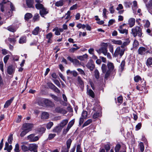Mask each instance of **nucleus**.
<instances>
[{
	"label": "nucleus",
	"mask_w": 152,
	"mask_h": 152,
	"mask_svg": "<svg viewBox=\"0 0 152 152\" xmlns=\"http://www.w3.org/2000/svg\"><path fill=\"white\" fill-rule=\"evenodd\" d=\"M131 34L134 37L138 36L139 37H141L142 35L141 28L139 26H136L132 28Z\"/></svg>",
	"instance_id": "nucleus-1"
},
{
	"label": "nucleus",
	"mask_w": 152,
	"mask_h": 152,
	"mask_svg": "<svg viewBox=\"0 0 152 152\" xmlns=\"http://www.w3.org/2000/svg\"><path fill=\"white\" fill-rule=\"evenodd\" d=\"M1 10L3 12L4 11V8L6 6H10L11 10L13 11L14 9V7L11 3L8 0H3L2 2L0 4Z\"/></svg>",
	"instance_id": "nucleus-2"
},
{
	"label": "nucleus",
	"mask_w": 152,
	"mask_h": 152,
	"mask_svg": "<svg viewBox=\"0 0 152 152\" xmlns=\"http://www.w3.org/2000/svg\"><path fill=\"white\" fill-rule=\"evenodd\" d=\"M125 51L124 48H121V47H117L115 51L114 56L115 57H118V56L121 57L124 53Z\"/></svg>",
	"instance_id": "nucleus-3"
},
{
	"label": "nucleus",
	"mask_w": 152,
	"mask_h": 152,
	"mask_svg": "<svg viewBox=\"0 0 152 152\" xmlns=\"http://www.w3.org/2000/svg\"><path fill=\"white\" fill-rule=\"evenodd\" d=\"M136 89L138 91H145V92H147V91H145L146 90V87L145 82L144 80L142 81L141 84H139L138 85L136 84Z\"/></svg>",
	"instance_id": "nucleus-4"
},
{
	"label": "nucleus",
	"mask_w": 152,
	"mask_h": 152,
	"mask_svg": "<svg viewBox=\"0 0 152 152\" xmlns=\"http://www.w3.org/2000/svg\"><path fill=\"white\" fill-rule=\"evenodd\" d=\"M107 66L108 70H107L105 75V78H107L110 75V72L113 70L114 66L113 63L111 62H108L107 64Z\"/></svg>",
	"instance_id": "nucleus-5"
},
{
	"label": "nucleus",
	"mask_w": 152,
	"mask_h": 152,
	"mask_svg": "<svg viewBox=\"0 0 152 152\" xmlns=\"http://www.w3.org/2000/svg\"><path fill=\"white\" fill-rule=\"evenodd\" d=\"M34 126V124H32L25 123L23 125V129H24L27 132H29L31 130Z\"/></svg>",
	"instance_id": "nucleus-6"
},
{
	"label": "nucleus",
	"mask_w": 152,
	"mask_h": 152,
	"mask_svg": "<svg viewBox=\"0 0 152 152\" xmlns=\"http://www.w3.org/2000/svg\"><path fill=\"white\" fill-rule=\"evenodd\" d=\"M39 138L38 136H35V134H30L27 137V140L31 142L37 141L39 140Z\"/></svg>",
	"instance_id": "nucleus-7"
},
{
	"label": "nucleus",
	"mask_w": 152,
	"mask_h": 152,
	"mask_svg": "<svg viewBox=\"0 0 152 152\" xmlns=\"http://www.w3.org/2000/svg\"><path fill=\"white\" fill-rule=\"evenodd\" d=\"M100 51L104 56H106L107 58L110 59L111 58V56L110 53L108 52L107 49V47H102L100 48Z\"/></svg>",
	"instance_id": "nucleus-8"
},
{
	"label": "nucleus",
	"mask_w": 152,
	"mask_h": 152,
	"mask_svg": "<svg viewBox=\"0 0 152 152\" xmlns=\"http://www.w3.org/2000/svg\"><path fill=\"white\" fill-rule=\"evenodd\" d=\"M75 123L74 119H73L70 121L68 123L67 127L66 129H64L63 131V133L64 134H66L69 131L70 128Z\"/></svg>",
	"instance_id": "nucleus-9"
},
{
	"label": "nucleus",
	"mask_w": 152,
	"mask_h": 152,
	"mask_svg": "<svg viewBox=\"0 0 152 152\" xmlns=\"http://www.w3.org/2000/svg\"><path fill=\"white\" fill-rule=\"evenodd\" d=\"M42 101L46 106L52 107L54 105L53 102L48 99H43L42 100Z\"/></svg>",
	"instance_id": "nucleus-10"
},
{
	"label": "nucleus",
	"mask_w": 152,
	"mask_h": 152,
	"mask_svg": "<svg viewBox=\"0 0 152 152\" xmlns=\"http://www.w3.org/2000/svg\"><path fill=\"white\" fill-rule=\"evenodd\" d=\"M38 147V145L36 144H30L29 145V148L30 151H33L34 152H37V149Z\"/></svg>",
	"instance_id": "nucleus-11"
},
{
	"label": "nucleus",
	"mask_w": 152,
	"mask_h": 152,
	"mask_svg": "<svg viewBox=\"0 0 152 152\" xmlns=\"http://www.w3.org/2000/svg\"><path fill=\"white\" fill-rule=\"evenodd\" d=\"M27 143V142H22L21 143L22 144L21 146V149L23 151H28L29 150V146L28 147L25 145H26Z\"/></svg>",
	"instance_id": "nucleus-12"
},
{
	"label": "nucleus",
	"mask_w": 152,
	"mask_h": 152,
	"mask_svg": "<svg viewBox=\"0 0 152 152\" xmlns=\"http://www.w3.org/2000/svg\"><path fill=\"white\" fill-rule=\"evenodd\" d=\"M86 66L91 71H92L95 67L94 64L91 61L88 62Z\"/></svg>",
	"instance_id": "nucleus-13"
},
{
	"label": "nucleus",
	"mask_w": 152,
	"mask_h": 152,
	"mask_svg": "<svg viewBox=\"0 0 152 152\" xmlns=\"http://www.w3.org/2000/svg\"><path fill=\"white\" fill-rule=\"evenodd\" d=\"M15 68L12 65L9 66L7 68V72L10 75H12L15 71Z\"/></svg>",
	"instance_id": "nucleus-14"
},
{
	"label": "nucleus",
	"mask_w": 152,
	"mask_h": 152,
	"mask_svg": "<svg viewBox=\"0 0 152 152\" xmlns=\"http://www.w3.org/2000/svg\"><path fill=\"white\" fill-rule=\"evenodd\" d=\"M14 97H12L10 99L7 100L5 102L4 105V108H7L8 107L12 102L14 99Z\"/></svg>",
	"instance_id": "nucleus-15"
},
{
	"label": "nucleus",
	"mask_w": 152,
	"mask_h": 152,
	"mask_svg": "<svg viewBox=\"0 0 152 152\" xmlns=\"http://www.w3.org/2000/svg\"><path fill=\"white\" fill-rule=\"evenodd\" d=\"M128 24L130 27H132L134 26L135 23V19L133 18H131L129 19Z\"/></svg>",
	"instance_id": "nucleus-16"
},
{
	"label": "nucleus",
	"mask_w": 152,
	"mask_h": 152,
	"mask_svg": "<svg viewBox=\"0 0 152 152\" xmlns=\"http://www.w3.org/2000/svg\"><path fill=\"white\" fill-rule=\"evenodd\" d=\"M26 4L29 8H33L34 7V3L33 0H26Z\"/></svg>",
	"instance_id": "nucleus-17"
},
{
	"label": "nucleus",
	"mask_w": 152,
	"mask_h": 152,
	"mask_svg": "<svg viewBox=\"0 0 152 152\" xmlns=\"http://www.w3.org/2000/svg\"><path fill=\"white\" fill-rule=\"evenodd\" d=\"M39 12L40 15L42 17H43V15H46L48 13L47 9L44 7L40 10Z\"/></svg>",
	"instance_id": "nucleus-18"
},
{
	"label": "nucleus",
	"mask_w": 152,
	"mask_h": 152,
	"mask_svg": "<svg viewBox=\"0 0 152 152\" xmlns=\"http://www.w3.org/2000/svg\"><path fill=\"white\" fill-rule=\"evenodd\" d=\"M118 30L120 33L124 34H125L126 35H127L128 33V30L126 29H124L123 28H121V26H119L118 29Z\"/></svg>",
	"instance_id": "nucleus-19"
},
{
	"label": "nucleus",
	"mask_w": 152,
	"mask_h": 152,
	"mask_svg": "<svg viewBox=\"0 0 152 152\" xmlns=\"http://www.w3.org/2000/svg\"><path fill=\"white\" fill-rule=\"evenodd\" d=\"M49 116V114L48 113L43 112L42 113L41 118L42 119H47L48 118Z\"/></svg>",
	"instance_id": "nucleus-20"
},
{
	"label": "nucleus",
	"mask_w": 152,
	"mask_h": 152,
	"mask_svg": "<svg viewBox=\"0 0 152 152\" xmlns=\"http://www.w3.org/2000/svg\"><path fill=\"white\" fill-rule=\"evenodd\" d=\"M139 53L141 55L144 54L146 52V49L143 47H140L138 49Z\"/></svg>",
	"instance_id": "nucleus-21"
},
{
	"label": "nucleus",
	"mask_w": 152,
	"mask_h": 152,
	"mask_svg": "<svg viewBox=\"0 0 152 152\" xmlns=\"http://www.w3.org/2000/svg\"><path fill=\"white\" fill-rule=\"evenodd\" d=\"M88 56L86 54H85L82 56H77V58L81 61H84L87 59Z\"/></svg>",
	"instance_id": "nucleus-22"
},
{
	"label": "nucleus",
	"mask_w": 152,
	"mask_h": 152,
	"mask_svg": "<svg viewBox=\"0 0 152 152\" xmlns=\"http://www.w3.org/2000/svg\"><path fill=\"white\" fill-rule=\"evenodd\" d=\"M12 147L11 145H9V144L7 142H6L5 144V147L4 148V150L10 151L12 149Z\"/></svg>",
	"instance_id": "nucleus-23"
},
{
	"label": "nucleus",
	"mask_w": 152,
	"mask_h": 152,
	"mask_svg": "<svg viewBox=\"0 0 152 152\" xmlns=\"http://www.w3.org/2000/svg\"><path fill=\"white\" fill-rule=\"evenodd\" d=\"M32 17L31 14L29 13H26L25 15L24 18L26 20L28 21L29 19L31 18Z\"/></svg>",
	"instance_id": "nucleus-24"
},
{
	"label": "nucleus",
	"mask_w": 152,
	"mask_h": 152,
	"mask_svg": "<svg viewBox=\"0 0 152 152\" xmlns=\"http://www.w3.org/2000/svg\"><path fill=\"white\" fill-rule=\"evenodd\" d=\"M56 111L58 113H64L66 111L65 110L60 107H58L55 109Z\"/></svg>",
	"instance_id": "nucleus-25"
},
{
	"label": "nucleus",
	"mask_w": 152,
	"mask_h": 152,
	"mask_svg": "<svg viewBox=\"0 0 152 152\" xmlns=\"http://www.w3.org/2000/svg\"><path fill=\"white\" fill-rule=\"evenodd\" d=\"M68 121V119H65L62 121L60 124V126L63 128L67 124Z\"/></svg>",
	"instance_id": "nucleus-26"
},
{
	"label": "nucleus",
	"mask_w": 152,
	"mask_h": 152,
	"mask_svg": "<svg viewBox=\"0 0 152 152\" xmlns=\"http://www.w3.org/2000/svg\"><path fill=\"white\" fill-rule=\"evenodd\" d=\"M111 42L114 44L118 45H121L122 43V42L121 40H116L113 39L111 40Z\"/></svg>",
	"instance_id": "nucleus-27"
},
{
	"label": "nucleus",
	"mask_w": 152,
	"mask_h": 152,
	"mask_svg": "<svg viewBox=\"0 0 152 152\" xmlns=\"http://www.w3.org/2000/svg\"><path fill=\"white\" fill-rule=\"evenodd\" d=\"M60 126H58L55 127L53 130V131L55 132H60L62 129Z\"/></svg>",
	"instance_id": "nucleus-28"
},
{
	"label": "nucleus",
	"mask_w": 152,
	"mask_h": 152,
	"mask_svg": "<svg viewBox=\"0 0 152 152\" xmlns=\"http://www.w3.org/2000/svg\"><path fill=\"white\" fill-rule=\"evenodd\" d=\"M26 37H21L19 41V43L20 44H23L26 42Z\"/></svg>",
	"instance_id": "nucleus-29"
},
{
	"label": "nucleus",
	"mask_w": 152,
	"mask_h": 152,
	"mask_svg": "<svg viewBox=\"0 0 152 152\" xmlns=\"http://www.w3.org/2000/svg\"><path fill=\"white\" fill-rule=\"evenodd\" d=\"M121 146L119 144H117L115 146V152H126L125 151H120V150L121 148Z\"/></svg>",
	"instance_id": "nucleus-30"
},
{
	"label": "nucleus",
	"mask_w": 152,
	"mask_h": 152,
	"mask_svg": "<svg viewBox=\"0 0 152 152\" xmlns=\"http://www.w3.org/2000/svg\"><path fill=\"white\" fill-rule=\"evenodd\" d=\"M39 14L36 13L34 15L33 18V20L34 22L38 21L39 20Z\"/></svg>",
	"instance_id": "nucleus-31"
},
{
	"label": "nucleus",
	"mask_w": 152,
	"mask_h": 152,
	"mask_svg": "<svg viewBox=\"0 0 152 152\" xmlns=\"http://www.w3.org/2000/svg\"><path fill=\"white\" fill-rule=\"evenodd\" d=\"M134 81L136 82L137 83L140 81L142 83V81L144 80L143 79H142L139 76L136 75L134 77Z\"/></svg>",
	"instance_id": "nucleus-32"
},
{
	"label": "nucleus",
	"mask_w": 152,
	"mask_h": 152,
	"mask_svg": "<svg viewBox=\"0 0 152 152\" xmlns=\"http://www.w3.org/2000/svg\"><path fill=\"white\" fill-rule=\"evenodd\" d=\"M39 28L38 26L33 31L32 34L34 35H37L39 31Z\"/></svg>",
	"instance_id": "nucleus-33"
},
{
	"label": "nucleus",
	"mask_w": 152,
	"mask_h": 152,
	"mask_svg": "<svg viewBox=\"0 0 152 152\" xmlns=\"http://www.w3.org/2000/svg\"><path fill=\"white\" fill-rule=\"evenodd\" d=\"M125 64V61H123L121 62L120 66L119 67V71L121 72H122L124 69V65Z\"/></svg>",
	"instance_id": "nucleus-34"
},
{
	"label": "nucleus",
	"mask_w": 152,
	"mask_h": 152,
	"mask_svg": "<svg viewBox=\"0 0 152 152\" xmlns=\"http://www.w3.org/2000/svg\"><path fill=\"white\" fill-rule=\"evenodd\" d=\"M52 31H55V34L56 35H60V33L59 32L58 28V27H56L53 28Z\"/></svg>",
	"instance_id": "nucleus-35"
},
{
	"label": "nucleus",
	"mask_w": 152,
	"mask_h": 152,
	"mask_svg": "<svg viewBox=\"0 0 152 152\" xmlns=\"http://www.w3.org/2000/svg\"><path fill=\"white\" fill-rule=\"evenodd\" d=\"M130 41L128 39L126 40L121 46V48H124V47L128 45L130 43Z\"/></svg>",
	"instance_id": "nucleus-36"
},
{
	"label": "nucleus",
	"mask_w": 152,
	"mask_h": 152,
	"mask_svg": "<svg viewBox=\"0 0 152 152\" xmlns=\"http://www.w3.org/2000/svg\"><path fill=\"white\" fill-rule=\"evenodd\" d=\"M101 69L103 73H106L107 71V67L106 64H103L102 66Z\"/></svg>",
	"instance_id": "nucleus-37"
},
{
	"label": "nucleus",
	"mask_w": 152,
	"mask_h": 152,
	"mask_svg": "<svg viewBox=\"0 0 152 152\" xmlns=\"http://www.w3.org/2000/svg\"><path fill=\"white\" fill-rule=\"evenodd\" d=\"M64 0H60V1L57 2L55 4V5L57 7L62 6L64 4Z\"/></svg>",
	"instance_id": "nucleus-38"
},
{
	"label": "nucleus",
	"mask_w": 152,
	"mask_h": 152,
	"mask_svg": "<svg viewBox=\"0 0 152 152\" xmlns=\"http://www.w3.org/2000/svg\"><path fill=\"white\" fill-rule=\"evenodd\" d=\"M35 7L37 9L40 10L44 7L43 5L41 3H37L35 4Z\"/></svg>",
	"instance_id": "nucleus-39"
},
{
	"label": "nucleus",
	"mask_w": 152,
	"mask_h": 152,
	"mask_svg": "<svg viewBox=\"0 0 152 152\" xmlns=\"http://www.w3.org/2000/svg\"><path fill=\"white\" fill-rule=\"evenodd\" d=\"M72 140L71 139H69L66 141L67 148L69 149L70 147V145L72 142Z\"/></svg>",
	"instance_id": "nucleus-40"
},
{
	"label": "nucleus",
	"mask_w": 152,
	"mask_h": 152,
	"mask_svg": "<svg viewBox=\"0 0 152 152\" xmlns=\"http://www.w3.org/2000/svg\"><path fill=\"white\" fill-rule=\"evenodd\" d=\"M146 64L147 66L152 65V58L150 57L148 58L147 60Z\"/></svg>",
	"instance_id": "nucleus-41"
},
{
	"label": "nucleus",
	"mask_w": 152,
	"mask_h": 152,
	"mask_svg": "<svg viewBox=\"0 0 152 152\" xmlns=\"http://www.w3.org/2000/svg\"><path fill=\"white\" fill-rule=\"evenodd\" d=\"M94 76L95 78L97 79L99 77V73L98 70L96 69L94 71Z\"/></svg>",
	"instance_id": "nucleus-42"
},
{
	"label": "nucleus",
	"mask_w": 152,
	"mask_h": 152,
	"mask_svg": "<svg viewBox=\"0 0 152 152\" xmlns=\"http://www.w3.org/2000/svg\"><path fill=\"white\" fill-rule=\"evenodd\" d=\"M13 140V135L12 134H10L8 137L7 139V142L8 143L11 144L12 141Z\"/></svg>",
	"instance_id": "nucleus-43"
},
{
	"label": "nucleus",
	"mask_w": 152,
	"mask_h": 152,
	"mask_svg": "<svg viewBox=\"0 0 152 152\" xmlns=\"http://www.w3.org/2000/svg\"><path fill=\"white\" fill-rule=\"evenodd\" d=\"M7 29L9 31L12 32H15L16 31L15 28L12 26H10L7 27Z\"/></svg>",
	"instance_id": "nucleus-44"
},
{
	"label": "nucleus",
	"mask_w": 152,
	"mask_h": 152,
	"mask_svg": "<svg viewBox=\"0 0 152 152\" xmlns=\"http://www.w3.org/2000/svg\"><path fill=\"white\" fill-rule=\"evenodd\" d=\"M77 80L78 83L81 86H84V83L80 76L77 77Z\"/></svg>",
	"instance_id": "nucleus-45"
},
{
	"label": "nucleus",
	"mask_w": 152,
	"mask_h": 152,
	"mask_svg": "<svg viewBox=\"0 0 152 152\" xmlns=\"http://www.w3.org/2000/svg\"><path fill=\"white\" fill-rule=\"evenodd\" d=\"M72 63L75 66H79L80 65V61L76 59H74Z\"/></svg>",
	"instance_id": "nucleus-46"
},
{
	"label": "nucleus",
	"mask_w": 152,
	"mask_h": 152,
	"mask_svg": "<svg viewBox=\"0 0 152 152\" xmlns=\"http://www.w3.org/2000/svg\"><path fill=\"white\" fill-rule=\"evenodd\" d=\"M88 94L92 98H94V93L93 91L91 89H89L88 91Z\"/></svg>",
	"instance_id": "nucleus-47"
},
{
	"label": "nucleus",
	"mask_w": 152,
	"mask_h": 152,
	"mask_svg": "<svg viewBox=\"0 0 152 152\" xmlns=\"http://www.w3.org/2000/svg\"><path fill=\"white\" fill-rule=\"evenodd\" d=\"M53 124L52 122H50L48 123L46 125V128L47 129H50L52 126L53 125Z\"/></svg>",
	"instance_id": "nucleus-48"
},
{
	"label": "nucleus",
	"mask_w": 152,
	"mask_h": 152,
	"mask_svg": "<svg viewBox=\"0 0 152 152\" xmlns=\"http://www.w3.org/2000/svg\"><path fill=\"white\" fill-rule=\"evenodd\" d=\"M92 121V120L91 119H89L87 121H86V122H85V123L83 125V126L84 127L85 126H86L89 124H91V123Z\"/></svg>",
	"instance_id": "nucleus-49"
},
{
	"label": "nucleus",
	"mask_w": 152,
	"mask_h": 152,
	"mask_svg": "<svg viewBox=\"0 0 152 152\" xmlns=\"http://www.w3.org/2000/svg\"><path fill=\"white\" fill-rule=\"evenodd\" d=\"M141 152H143L144 150V146L142 142H140L139 143Z\"/></svg>",
	"instance_id": "nucleus-50"
},
{
	"label": "nucleus",
	"mask_w": 152,
	"mask_h": 152,
	"mask_svg": "<svg viewBox=\"0 0 152 152\" xmlns=\"http://www.w3.org/2000/svg\"><path fill=\"white\" fill-rule=\"evenodd\" d=\"M15 152H19L20 149L19 145L18 143H17L15 145V148L14 149Z\"/></svg>",
	"instance_id": "nucleus-51"
},
{
	"label": "nucleus",
	"mask_w": 152,
	"mask_h": 152,
	"mask_svg": "<svg viewBox=\"0 0 152 152\" xmlns=\"http://www.w3.org/2000/svg\"><path fill=\"white\" fill-rule=\"evenodd\" d=\"M80 48L79 47H77V48H73L69 49V51L71 53H74L75 51L79 49Z\"/></svg>",
	"instance_id": "nucleus-52"
},
{
	"label": "nucleus",
	"mask_w": 152,
	"mask_h": 152,
	"mask_svg": "<svg viewBox=\"0 0 152 152\" xmlns=\"http://www.w3.org/2000/svg\"><path fill=\"white\" fill-rule=\"evenodd\" d=\"M8 41L11 43L14 44L16 42V40L15 38H8Z\"/></svg>",
	"instance_id": "nucleus-53"
},
{
	"label": "nucleus",
	"mask_w": 152,
	"mask_h": 152,
	"mask_svg": "<svg viewBox=\"0 0 152 152\" xmlns=\"http://www.w3.org/2000/svg\"><path fill=\"white\" fill-rule=\"evenodd\" d=\"M53 81L54 82V83L58 87H61V84L59 81L57 80H53Z\"/></svg>",
	"instance_id": "nucleus-54"
},
{
	"label": "nucleus",
	"mask_w": 152,
	"mask_h": 152,
	"mask_svg": "<svg viewBox=\"0 0 152 152\" xmlns=\"http://www.w3.org/2000/svg\"><path fill=\"white\" fill-rule=\"evenodd\" d=\"M87 115V112L86 111H83L82 113V117L84 118H86Z\"/></svg>",
	"instance_id": "nucleus-55"
},
{
	"label": "nucleus",
	"mask_w": 152,
	"mask_h": 152,
	"mask_svg": "<svg viewBox=\"0 0 152 152\" xmlns=\"http://www.w3.org/2000/svg\"><path fill=\"white\" fill-rule=\"evenodd\" d=\"M23 131H22L20 134V136L21 137H23L28 132H27V131L25 130L24 129H23Z\"/></svg>",
	"instance_id": "nucleus-56"
},
{
	"label": "nucleus",
	"mask_w": 152,
	"mask_h": 152,
	"mask_svg": "<svg viewBox=\"0 0 152 152\" xmlns=\"http://www.w3.org/2000/svg\"><path fill=\"white\" fill-rule=\"evenodd\" d=\"M47 85L49 88L52 89H53V87L55 86L51 83H47Z\"/></svg>",
	"instance_id": "nucleus-57"
},
{
	"label": "nucleus",
	"mask_w": 152,
	"mask_h": 152,
	"mask_svg": "<svg viewBox=\"0 0 152 152\" xmlns=\"http://www.w3.org/2000/svg\"><path fill=\"white\" fill-rule=\"evenodd\" d=\"M56 136V134H50L48 135V139L50 140Z\"/></svg>",
	"instance_id": "nucleus-58"
},
{
	"label": "nucleus",
	"mask_w": 152,
	"mask_h": 152,
	"mask_svg": "<svg viewBox=\"0 0 152 152\" xmlns=\"http://www.w3.org/2000/svg\"><path fill=\"white\" fill-rule=\"evenodd\" d=\"M10 57V55H7L6 56H5L4 59V62L5 64H6L8 60L9 59Z\"/></svg>",
	"instance_id": "nucleus-59"
},
{
	"label": "nucleus",
	"mask_w": 152,
	"mask_h": 152,
	"mask_svg": "<svg viewBox=\"0 0 152 152\" xmlns=\"http://www.w3.org/2000/svg\"><path fill=\"white\" fill-rule=\"evenodd\" d=\"M100 115V114L99 113L96 112L94 113L93 116V118L94 119H95L99 117Z\"/></svg>",
	"instance_id": "nucleus-60"
},
{
	"label": "nucleus",
	"mask_w": 152,
	"mask_h": 152,
	"mask_svg": "<svg viewBox=\"0 0 152 152\" xmlns=\"http://www.w3.org/2000/svg\"><path fill=\"white\" fill-rule=\"evenodd\" d=\"M77 70L82 75H85L84 71L82 69L80 68H78Z\"/></svg>",
	"instance_id": "nucleus-61"
},
{
	"label": "nucleus",
	"mask_w": 152,
	"mask_h": 152,
	"mask_svg": "<svg viewBox=\"0 0 152 152\" xmlns=\"http://www.w3.org/2000/svg\"><path fill=\"white\" fill-rule=\"evenodd\" d=\"M51 96L52 98L56 101H58L59 100V98L56 96L52 95Z\"/></svg>",
	"instance_id": "nucleus-62"
},
{
	"label": "nucleus",
	"mask_w": 152,
	"mask_h": 152,
	"mask_svg": "<svg viewBox=\"0 0 152 152\" xmlns=\"http://www.w3.org/2000/svg\"><path fill=\"white\" fill-rule=\"evenodd\" d=\"M107 12V10L106 9L104 8L103 10V16L105 18H107V16L106 15Z\"/></svg>",
	"instance_id": "nucleus-63"
},
{
	"label": "nucleus",
	"mask_w": 152,
	"mask_h": 152,
	"mask_svg": "<svg viewBox=\"0 0 152 152\" xmlns=\"http://www.w3.org/2000/svg\"><path fill=\"white\" fill-rule=\"evenodd\" d=\"M52 34L51 33H50L46 35V38L48 39H51L52 37Z\"/></svg>",
	"instance_id": "nucleus-64"
}]
</instances>
